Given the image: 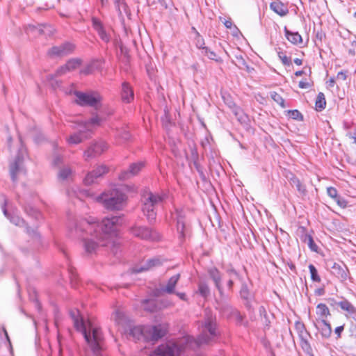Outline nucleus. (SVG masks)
<instances>
[{
  "label": "nucleus",
  "instance_id": "f257e3e1",
  "mask_svg": "<svg viewBox=\"0 0 356 356\" xmlns=\"http://www.w3.org/2000/svg\"><path fill=\"white\" fill-rule=\"evenodd\" d=\"M121 217L117 216L105 218L102 222L96 221L93 217L80 219L70 225V235L81 239L85 251L92 254L113 241Z\"/></svg>",
  "mask_w": 356,
  "mask_h": 356
},
{
  "label": "nucleus",
  "instance_id": "f03ea898",
  "mask_svg": "<svg viewBox=\"0 0 356 356\" xmlns=\"http://www.w3.org/2000/svg\"><path fill=\"white\" fill-rule=\"evenodd\" d=\"M199 329L200 334L196 339L188 336L179 343L161 344L154 350V353L159 356H181L183 349H195L214 342L219 331L216 316L210 310H205L203 320L199 322Z\"/></svg>",
  "mask_w": 356,
  "mask_h": 356
},
{
  "label": "nucleus",
  "instance_id": "7ed1b4c3",
  "mask_svg": "<svg viewBox=\"0 0 356 356\" xmlns=\"http://www.w3.org/2000/svg\"><path fill=\"white\" fill-rule=\"evenodd\" d=\"M70 314L74 327L81 332L94 355L101 356L104 338L100 328L95 326L90 321L85 323L82 318H79L78 310L71 311Z\"/></svg>",
  "mask_w": 356,
  "mask_h": 356
},
{
  "label": "nucleus",
  "instance_id": "20e7f679",
  "mask_svg": "<svg viewBox=\"0 0 356 356\" xmlns=\"http://www.w3.org/2000/svg\"><path fill=\"white\" fill-rule=\"evenodd\" d=\"M97 200L108 210H120L127 200V195L118 188H112L99 195Z\"/></svg>",
  "mask_w": 356,
  "mask_h": 356
},
{
  "label": "nucleus",
  "instance_id": "39448f33",
  "mask_svg": "<svg viewBox=\"0 0 356 356\" xmlns=\"http://www.w3.org/2000/svg\"><path fill=\"white\" fill-rule=\"evenodd\" d=\"M164 195L154 193L151 191H145L142 195L143 211L147 216L149 222H152L156 218L155 209L161 204L165 200Z\"/></svg>",
  "mask_w": 356,
  "mask_h": 356
},
{
  "label": "nucleus",
  "instance_id": "423d86ee",
  "mask_svg": "<svg viewBox=\"0 0 356 356\" xmlns=\"http://www.w3.org/2000/svg\"><path fill=\"white\" fill-rule=\"evenodd\" d=\"M101 119L98 116L90 118L88 121L83 122L81 129L78 132L70 136L67 141L70 145L79 144L85 140L89 138L91 136L92 128L100 124Z\"/></svg>",
  "mask_w": 356,
  "mask_h": 356
},
{
  "label": "nucleus",
  "instance_id": "0eeeda50",
  "mask_svg": "<svg viewBox=\"0 0 356 356\" xmlns=\"http://www.w3.org/2000/svg\"><path fill=\"white\" fill-rule=\"evenodd\" d=\"M76 103L81 106H88L97 108L102 100V96L96 92H83L75 91Z\"/></svg>",
  "mask_w": 356,
  "mask_h": 356
},
{
  "label": "nucleus",
  "instance_id": "6e6552de",
  "mask_svg": "<svg viewBox=\"0 0 356 356\" xmlns=\"http://www.w3.org/2000/svg\"><path fill=\"white\" fill-rule=\"evenodd\" d=\"M108 149L107 144L103 140L92 142L83 152V157L86 161L95 159L100 156Z\"/></svg>",
  "mask_w": 356,
  "mask_h": 356
},
{
  "label": "nucleus",
  "instance_id": "1a4fd4ad",
  "mask_svg": "<svg viewBox=\"0 0 356 356\" xmlns=\"http://www.w3.org/2000/svg\"><path fill=\"white\" fill-rule=\"evenodd\" d=\"M131 232L134 236L144 240L156 241L160 238L156 231L143 226L133 227Z\"/></svg>",
  "mask_w": 356,
  "mask_h": 356
},
{
  "label": "nucleus",
  "instance_id": "9d476101",
  "mask_svg": "<svg viewBox=\"0 0 356 356\" xmlns=\"http://www.w3.org/2000/svg\"><path fill=\"white\" fill-rule=\"evenodd\" d=\"M74 45L70 42H65L58 46L50 48L47 54L51 57H64L73 52Z\"/></svg>",
  "mask_w": 356,
  "mask_h": 356
},
{
  "label": "nucleus",
  "instance_id": "9b49d317",
  "mask_svg": "<svg viewBox=\"0 0 356 356\" xmlns=\"http://www.w3.org/2000/svg\"><path fill=\"white\" fill-rule=\"evenodd\" d=\"M21 151L22 150H19L15 161L10 165L9 171L11 179L13 182H16L17 181V176L24 172L22 166L23 156L21 155Z\"/></svg>",
  "mask_w": 356,
  "mask_h": 356
},
{
  "label": "nucleus",
  "instance_id": "f8f14e48",
  "mask_svg": "<svg viewBox=\"0 0 356 356\" xmlns=\"http://www.w3.org/2000/svg\"><path fill=\"white\" fill-rule=\"evenodd\" d=\"M229 297L225 294V297L220 296L219 300H216V308L227 318H232L237 309L232 307L228 302Z\"/></svg>",
  "mask_w": 356,
  "mask_h": 356
},
{
  "label": "nucleus",
  "instance_id": "ddd939ff",
  "mask_svg": "<svg viewBox=\"0 0 356 356\" xmlns=\"http://www.w3.org/2000/svg\"><path fill=\"white\" fill-rule=\"evenodd\" d=\"M208 274L209 277L213 282L216 288L219 292V295L221 297L225 298V294L223 291V288L222 286V274L216 267H212L208 269Z\"/></svg>",
  "mask_w": 356,
  "mask_h": 356
},
{
  "label": "nucleus",
  "instance_id": "4468645a",
  "mask_svg": "<svg viewBox=\"0 0 356 356\" xmlns=\"http://www.w3.org/2000/svg\"><path fill=\"white\" fill-rule=\"evenodd\" d=\"M174 218L177 221V229L179 234V238L182 241L185 238V212L182 209H176Z\"/></svg>",
  "mask_w": 356,
  "mask_h": 356
},
{
  "label": "nucleus",
  "instance_id": "2eb2a0df",
  "mask_svg": "<svg viewBox=\"0 0 356 356\" xmlns=\"http://www.w3.org/2000/svg\"><path fill=\"white\" fill-rule=\"evenodd\" d=\"M330 268L331 273L338 277L341 281L347 280L348 270L344 264L333 262Z\"/></svg>",
  "mask_w": 356,
  "mask_h": 356
},
{
  "label": "nucleus",
  "instance_id": "dca6fc26",
  "mask_svg": "<svg viewBox=\"0 0 356 356\" xmlns=\"http://www.w3.org/2000/svg\"><path fill=\"white\" fill-rule=\"evenodd\" d=\"M107 172L108 168L106 165H99L86 175L84 182L86 185H90L95 181L96 179L102 177Z\"/></svg>",
  "mask_w": 356,
  "mask_h": 356
},
{
  "label": "nucleus",
  "instance_id": "f3484780",
  "mask_svg": "<svg viewBox=\"0 0 356 356\" xmlns=\"http://www.w3.org/2000/svg\"><path fill=\"white\" fill-rule=\"evenodd\" d=\"M144 166L142 162L132 163L127 170L122 171L120 175L119 179L121 180H126L131 177L137 175Z\"/></svg>",
  "mask_w": 356,
  "mask_h": 356
},
{
  "label": "nucleus",
  "instance_id": "a211bd4d",
  "mask_svg": "<svg viewBox=\"0 0 356 356\" xmlns=\"http://www.w3.org/2000/svg\"><path fill=\"white\" fill-rule=\"evenodd\" d=\"M92 22L94 29L97 32L101 39L106 43L109 42L111 36L106 31L102 22L96 17H92Z\"/></svg>",
  "mask_w": 356,
  "mask_h": 356
},
{
  "label": "nucleus",
  "instance_id": "6ab92c4d",
  "mask_svg": "<svg viewBox=\"0 0 356 356\" xmlns=\"http://www.w3.org/2000/svg\"><path fill=\"white\" fill-rule=\"evenodd\" d=\"M146 333H148L152 341H157L165 334L166 330L161 325H159L147 327Z\"/></svg>",
  "mask_w": 356,
  "mask_h": 356
},
{
  "label": "nucleus",
  "instance_id": "aec40b11",
  "mask_svg": "<svg viewBox=\"0 0 356 356\" xmlns=\"http://www.w3.org/2000/svg\"><path fill=\"white\" fill-rule=\"evenodd\" d=\"M134 94L132 88L127 82L122 84L121 99L124 103H130L134 99Z\"/></svg>",
  "mask_w": 356,
  "mask_h": 356
},
{
  "label": "nucleus",
  "instance_id": "412c9836",
  "mask_svg": "<svg viewBox=\"0 0 356 356\" xmlns=\"http://www.w3.org/2000/svg\"><path fill=\"white\" fill-rule=\"evenodd\" d=\"M270 8L281 17L289 13V9L286 5L279 0H275L270 3Z\"/></svg>",
  "mask_w": 356,
  "mask_h": 356
},
{
  "label": "nucleus",
  "instance_id": "4be33fe9",
  "mask_svg": "<svg viewBox=\"0 0 356 356\" xmlns=\"http://www.w3.org/2000/svg\"><path fill=\"white\" fill-rule=\"evenodd\" d=\"M180 274H176L172 276L168 281L167 284L165 286L161 287V291L168 294L175 293V286L179 280Z\"/></svg>",
  "mask_w": 356,
  "mask_h": 356
},
{
  "label": "nucleus",
  "instance_id": "5701e85b",
  "mask_svg": "<svg viewBox=\"0 0 356 356\" xmlns=\"http://www.w3.org/2000/svg\"><path fill=\"white\" fill-rule=\"evenodd\" d=\"M320 323L319 327H317L323 338L328 339L331 337L332 330L331 325L327 321L326 319L321 320L318 321Z\"/></svg>",
  "mask_w": 356,
  "mask_h": 356
},
{
  "label": "nucleus",
  "instance_id": "b1692460",
  "mask_svg": "<svg viewBox=\"0 0 356 356\" xmlns=\"http://www.w3.org/2000/svg\"><path fill=\"white\" fill-rule=\"evenodd\" d=\"M284 33L287 40L292 44L298 45L302 43V36L298 33V32L290 31L286 27H284Z\"/></svg>",
  "mask_w": 356,
  "mask_h": 356
},
{
  "label": "nucleus",
  "instance_id": "393cba45",
  "mask_svg": "<svg viewBox=\"0 0 356 356\" xmlns=\"http://www.w3.org/2000/svg\"><path fill=\"white\" fill-rule=\"evenodd\" d=\"M240 296L241 298L245 300V306L248 310L252 309V305L250 303L252 295L245 284H243L240 290Z\"/></svg>",
  "mask_w": 356,
  "mask_h": 356
},
{
  "label": "nucleus",
  "instance_id": "a878e982",
  "mask_svg": "<svg viewBox=\"0 0 356 356\" xmlns=\"http://www.w3.org/2000/svg\"><path fill=\"white\" fill-rule=\"evenodd\" d=\"M7 218L10 219V222L13 224H14L17 226H19V227L26 226V232L28 234H36V232L33 229H31L29 227L26 226L25 221L22 218H19V216H10V214L8 213V217H7Z\"/></svg>",
  "mask_w": 356,
  "mask_h": 356
},
{
  "label": "nucleus",
  "instance_id": "bb28decb",
  "mask_svg": "<svg viewBox=\"0 0 356 356\" xmlns=\"http://www.w3.org/2000/svg\"><path fill=\"white\" fill-rule=\"evenodd\" d=\"M316 314L318 316V321L326 319L327 316H330L329 308L324 303H319L316 307Z\"/></svg>",
  "mask_w": 356,
  "mask_h": 356
},
{
  "label": "nucleus",
  "instance_id": "cd10ccee",
  "mask_svg": "<svg viewBox=\"0 0 356 356\" xmlns=\"http://www.w3.org/2000/svg\"><path fill=\"white\" fill-rule=\"evenodd\" d=\"M160 264V261L158 259H151L147 261L145 264H144L140 268H134V273H141L145 270H148L154 266H158Z\"/></svg>",
  "mask_w": 356,
  "mask_h": 356
},
{
  "label": "nucleus",
  "instance_id": "c85d7f7f",
  "mask_svg": "<svg viewBox=\"0 0 356 356\" xmlns=\"http://www.w3.org/2000/svg\"><path fill=\"white\" fill-rule=\"evenodd\" d=\"M290 184L292 185V186H295L297 189V191L299 192V193L302 195H305L307 193V189L306 186L302 184V182L299 180L298 177L296 176H292L291 178H290Z\"/></svg>",
  "mask_w": 356,
  "mask_h": 356
},
{
  "label": "nucleus",
  "instance_id": "c756f323",
  "mask_svg": "<svg viewBox=\"0 0 356 356\" xmlns=\"http://www.w3.org/2000/svg\"><path fill=\"white\" fill-rule=\"evenodd\" d=\"M295 330L297 332L300 339H304L310 337V334L306 330L305 325L302 322L296 321L295 323Z\"/></svg>",
  "mask_w": 356,
  "mask_h": 356
},
{
  "label": "nucleus",
  "instance_id": "7c9ffc66",
  "mask_svg": "<svg viewBox=\"0 0 356 356\" xmlns=\"http://www.w3.org/2000/svg\"><path fill=\"white\" fill-rule=\"evenodd\" d=\"M29 30L37 35H47L51 33V27L47 25L29 26Z\"/></svg>",
  "mask_w": 356,
  "mask_h": 356
},
{
  "label": "nucleus",
  "instance_id": "2f4dec72",
  "mask_svg": "<svg viewBox=\"0 0 356 356\" xmlns=\"http://www.w3.org/2000/svg\"><path fill=\"white\" fill-rule=\"evenodd\" d=\"M337 305L339 306L342 310L347 312L350 314H356L355 307L347 300L338 302Z\"/></svg>",
  "mask_w": 356,
  "mask_h": 356
},
{
  "label": "nucleus",
  "instance_id": "473e14b6",
  "mask_svg": "<svg viewBox=\"0 0 356 356\" xmlns=\"http://www.w3.org/2000/svg\"><path fill=\"white\" fill-rule=\"evenodd\" d=\"M143 308L145 310L154 312L158 309L157 301L156 300H145L143 302Z\"/></svg>",
  "mask_w": 356,
  "mask_h": 356
},
{
  "label": "nucleus",
  "instance_id": "72a5a7b5",
  "mask_svg": "<svg viewBox=\"0 0 356 356\" xmlns=\"http://www.w3.org/2000/svg\"><path fill=\"white\" fill-rule=\"evenodd\" d=\"M326 106V101L325 98V95L323 92H319L317 95L316 102H315V106L316 110L317 111H321L325 108Z\"/></svg>",
  "mask_w": 356,
  "mask_h": 356
},
{
  "label": "nucleus",
  "instance_id": "f704fd0d",
  "mask_svg": "<svg viewBox=\"0 0 356 356\" xmlns=\"http://www.w3.org/2000/svg\"><path fill=\"white\" fill-rule=\"evenodd\" d=\"M115 6L120 16L122 17L123 14H128V7L124 0H115Z\"/></svg>",
  "mask_w": 356,
  "mask_h": 356
},
{
  "label": "nucleus",
  "instance_id": "c9c22d12",
  "mask_svg": "<svg viewBox=\"0 0 356 356\" xmlns=\"http://www.w3.org/2000/svg\"><path fill=\"white\" fill-rule=\"evenodd\" d=\"M300 340L301 348L305 352V353L308 356H314L313 349L308 341V337Z\"/></svg>",
  "mask_w": 356,
  "mask_h": 356
},
{
  "label": "nucleus",
  "instance_id": "e433bc0d",
  "mask_svg": "<svg viewBox=\"0 0 356 356\" xmlns=\"http://www.w3.org/2000/svg\"><path fill=\"white\" fill-rule=\"evenodd\" d=\"M302 241L304 243H305L308 245L309 248L311 249L312 251H314L316 252H318V248L317 245L314 243V239L310 234H305L302 236Z\"/></svg>",
  "mask_w": 356,
  "mask_h": 356
},
{
  "label": "nucleus",
  "instance_id": "4c0bfd02",
  "mask_svg": "<svg viewBox=\"0 0 356 356\" xmlns=\"http://www.w3.org/2000/svg\"><path fill=\"white\" fill-rule=\"evenodd\" d=\"M72 171L70 167H63L60 169L58 173V177L60 180H67L72 176Z\"/></svg>",
  "mask_w": 356,
  "mask_h": 356
},
{
  "label": "nucleus",
  "instance_id": "58836bf2",
  "mask_svg": "<svg viewBox=\"0 0 356 356\" xmlns=\"http://www.w3.org/2000/svg\"><path fill=\"white\" fill-rule=\"evenodd\" d=\"M232 112L240 122L243 123L246 122L248 116L244 113L241 108L234 105L232 108Z\"/></svg>",
  "mask_w": 356,
  "mask_h": 356
},
{
  "label": "nucleus",
  "instance_id": "ea45409f",
  "mask_svg": "<svg viewBox=\"0 0 356 356\" xmlns=\"http://www.w3.org/2000/svg\"><path fill=\"white\" fill-rule=\"evenodd\" d=\"M113 318L115 322L120 325H124L127 322V316L120 309H117L115 312Z\"/></svg>",
  "mask_w": 356,
  "mask_h": 356
},
{
  "label": "nucleus",
  "instance_id": "a19ab883",
  "mask_svg": "<svg viewBox=\"0 0 356 356\" xmlns=\"http://www.w3.org/2000/svg\"><path fill=\"white\" fill-rule=\"evenodd\" d=\"M198 292L204 298L210 295V289L205 282H200L198 284Z\"/></svg>",
  "mask_w": 356,
  "mask_h": 356
},
{
  "label": "nucleus",
  "instance_id": "79ce46f5",
  "mask_svg": "<svg viewBox=\"0 0 356 356\" xmlns=\"http://www.w3.org/2000/svg\"><path fill=\"white\" fill-rule=\"evenodd\" d=\"M202 54L207 56L209 59L216 60V62H221V58L209 47H204V51Z\"/></svg>",
  "mask_w": 356,
  "mask_h": 356
},
{
  "label": "nucleus",
  "instance_id": "37998d69",
  "mask_svg": "<svg viewBox=\"0 0 356 356\" xmlns=\"http://www.w3.org/2000/svg\"><path fill=\"white\" fill-rule=\"evenodd\" d=\"M309 270L311 274V279L313 282H321V279L318 275V270L313 264L309 265Z\"/></svg>",
  "mask_w": 356,
  "mask_h": 356
},
{
  "label": "nucleus",
  "instance_id": "c03bdc74",
  "mask_svg": "<svg viewBox=\"0 0 356 356\" xmlns=\"http://www.w3.org/2000/svg\"><path fill=\"white\" fill-rule=\"evenodd\" d=\"M193 30L195 31V34H196V38L195 40V45H196L197 48H198L199 49H201L202 51H204V47H207L206 46H204V39L201 37L200 34L195 30V29L194 27L193 28Z\"/></svg>",
  "mask_w": 356,
  "mask_h": 356
},
{
  "label": "nucleus",
  "instance_id": "a18cd8bd",
  "mask_svg": "<svg viewBox=\"0 0 356 356\" xmlns=\"http://www.w3.org/2000/svg\"><path fill=\"white\" fill-rule=\"evenodd\" d=\"M81 64V60L76 58L69 60L65 64L66 67L70 71L74 70L77 68Z\"/></svg>",
  "mask_w": 356,
  "mask_h": 356
},
{
  "label": "nucleus",
  "instance_id": "49530a36",
  "mask_svg": "<svg viewBox=\"0 0 356 356\" xmlns=\"http://www.w3.org/2000/svg\"><path fill=\"white\" fill-rule=\"evenodd\" d=\"M147 328L142 329L140 327H134L130 330V334L137 339H139L143 333H146Z\"/></svg>",
  "mask_w": 356,
  "mask_h": 356
},
{
  "label": "nucleus",
  "instance_id": "de8ad7c7",
  "mask_svg": "<svg viewBox=\"0 0 356 356\" xmlns=\"http://www.w3.org/2000/svg\"><path fill=\"white\" fill-rule=\"evenodd\" d=\"M271 98L279 105H280L282 108H285L284 99L282 97L277 93L276 92H270Z\"/></svg>",
  "mask_w": 356,
  "mask_h": 356
},
{
  "label": "nucleus",
  "instance_id": "09e8293b",
  "mask_svg": "<svg viewBox=\"0 0 356 356\" xmlns=\"http://www.w3.org/2000/svg\"><path fill=\"white\" fill-rule=\"evenodd\" d=\"M24 210L28 215L31 216L35 218L40 216L38 211L30 205L25 207Z\"/></svg>",
  "mask_w": 356,
  "mask_h": 356
},
{
  "label": "nucleus",
  "instance_id": "8fccbe9b",
  "mask_svg": "<svg viewBox=\"0 0 356 356\" xmlns=\"http://www.w3.org/2000/svg\"><path fill=\"white\" fill-rule=\"evenodd\" d=\"M7 204V198L4 195H0V205L1 207V209L3 212V214L6 217H8V212L6 209Z\"/></svg>",
  "mask_w": 356,
  "mask_h": 356
},
{
  "label": "nucleus",
  "instance_id": "3c124183",
  "mask_svg": "<svg viewBox=\"0 0 356 356\" xmlns=\"http://www.w3.org/2000/svg\"><path fill=\"white\" fill-rule=\"evenodd\" d=\"M289 114L290 118H291L293 120H303V116H302V113L298 110L289 111Z\"/></svg>",
  "mask_w": 356,
  "mask_h": 356
},
{
  "label": "nucleus",
  "instance_id": "603ef678",
  "mask_svg": "<svg viewBox=\"0 0 356 356\" xmlns=\"http://www.w3.org/2000/svg\"><path fill=\"white\" fill-rule=\"evenodd\" d=\"M327 193L328 196L332 198L333 200L337 198V197L339 196L337 190L332 186L327 188Z\"/></svg>",
  "mask_w": 356,
  "mask_h": 356
},
{
  "label": "nucleus",
  "instance_id": "864d4df0",
  "mask_svg": "<svg viewBox=\"0 0 356 356\" xmlns=\"http://www.w3.org/2000/svg\"><path fill=\"white\" fill-rule=\"evenodd\" d=\"M232 317L234 318L238 325L243 324L244 316L238 310L236 312H234V314L232 316Z\"/></svg>",
  "mask_w": 356,
  "mask_h": 356
},
{
  "label": "nucleus",
  "instance_id": "5fc2aeb1",
  "mask_svg": "<svg viewBox=\"0 0 356 356\" xmlns=\"http://www.w3.org/2000/svg\"><path fill=\"white\" fill-rule=\"evenodd\" d=\"M63 162V156L58 154H55L54 155L52 163L55 166L60 165Z\"/></svg>",
  "mask_w": 356,
  "mask_h": 356
},
{
  "label": "nucleus",
  "instance_id": "6e6d98bb",
  "mask_svg": "<svg viewBox=\"0 0 356 356\" xmlns=\"http://www.w3.org/2000/svg\"><path fill=\"white\" fill-rule=\"evenodd\" d=\"M278 56H279V58L281 59L283 65H290L291 64V58L287 57L285 55H283V54L282 52H279Z\"/></svg>",
  "mask_w": 356,
  "mask_h": 356
},
{
  "label": "nucleus",
  "instance_id": "4d7b16f0",
  "mask_svg": "<svg viewBox=\"0 0 356 356\" xmlns=\"http://www.w3.org/2000/svg\"><path fill=\"white\" fill-rule=\"evenodd\" d=\"M334 200L341 208H346L348 205V202L339 196H338L337 198L334 199Z\"/></svg>",
  "mask_w": 356,
  "mask_h": 356
},
{
  "label": "nucleus",
  "instance_id": "13d9d810",
  "mask_svg": "<svg viewBox=\"0 0 356 356\" xmlns=\"http://www.w3.org/2000/svg\"><path fill=\"white\" fill-rule=\"evenodd\" d=\"M67 72H69V70H67V68L66 67L65 65H63V66H61L60 68H58L56 73H55V76H61L63 74H65Z\"/></svg>",
  "mask_w": 356,
  "mask_h": 356
},
{
  "label": "nucleus",
  "instance_id": "bf43d9fd",
  "mask_svg": "<svg viewBox=\"0 0 356 356\" xmlns=\"http://www.w3.org/2000/svg\"><path fill=\"white\" fill-rule=\"evenodd\" d=\"M227 274L229 275V277L230 278H233V277H237L238 279L241 280V277L238 275V273L236 271V270H234V268H229L227 270Z\"/></svg>",
  "mask_w": 356,
  "mask_h": 356
},
{
  "label": "nucleus",
  "instance_id": "052dcab7",
  "mask_svg": "<svg viewBox=\"0 0 356 356\" xmlns=\"http://www.w3.org/2000/svg\"><path fill=\"white\" fill-rule=\"evenodd\" d=\"M345 325L338 326L334 330V333L337 335V339H339L341 337V332L344 330Z\"/></svg>",
  "mask_w": 356,
  "mask_h": 356
},
{
  "label": "nucleus",
  "instance_id": "680f3d73",
  "mask_svg": "<svg viewBox=\"0 0 356 356\" xmlns=\"http://www.w3.org/2000/svg\"><path fill=\"white\" fill-rule=\"evenodd\" d=\"M259 312L261 314V315H264V317L265 318V325L268 327L269 326V323H270V321L267 320L266 318V310H265V308L264 307H260L259 308Z\"/></svg>",
  "mask_w": 356,
  "mask_h": 356
},
{
  "label": "nucleus",
  "instance_id": "e2e57ef3",
  "mask_svg": "<svg viewBox=\"0 0 356 356\" xmlns=\"http://www.w3.org/2000/svg\"><path fill=\"white\" fill-rule=\"evenodd\" d=\"M346 73H347V72H345V71H341V72H338V74L337 75V79L338 80L345 81L347 77Z\"/></svg>",
  "mask_w": 356,
  "mask_h": 356
},
{
  "label": "nucleus",
  "instance_id": "0e129e2a",
  "mask_svg": "<svg viewBox=\"0 0 356 356\" xmlns=\"http://www.w3.org/2000/svg\"><path fill=\"white\" fill-rule=\"evenodd\" d=\"M299 87L302 89H307V88H309L311 87V84L307 82V81H300L299 82Z\"/></svg>",
  "mask_w": 356,
  "mask_h": 356
},
{
  "label": "nucleus",
  "instance_id": "69168bd1",
  "mask_svg": "<svg viewBox=\"0 0 356 356\" xmlns=\"http://www.w3.org/2000/svg\"><path fill=\"white\" fill-rule=\"evenodd\" d=\"M347 136L353 140V143L356 144V129L353 133H348Z\"/></svg>",
  "mask_w": 356,
  "mask_h": 356
},
{
  "label": "nucleus",
  "instance_id": "338daca9",
  "mask_svg": "<svg viewBox=\"0 0 356 356\" xmlns=\"http://www.w3.org/2000/svg\"><path fill=\"white\" fill-rule=\"evenodd\" d=\"M223 24L226 26V28H227V29H231L232 26V22L231 21V19H228V20L225 19L223 22Z\"/></svg>",
  "mask_w": 356,
  "mask_h": 356
},
{
  "label": "nucleus",
  "instance_id": "774afa93",
  "mask_svg": "<svg viewBox=\"0 0 356 356\" xmlns=\"http://www.w3.org/2000/svg\"><path fill=\"white\" fill-rule=\"evenodd\" d=\"M122 138L125 140H129L130 138L129 133L128 131H124L122 135Z\"/></svg>",
  "mask_w": 356,
  "mask_h": 356
}]
</instances>
